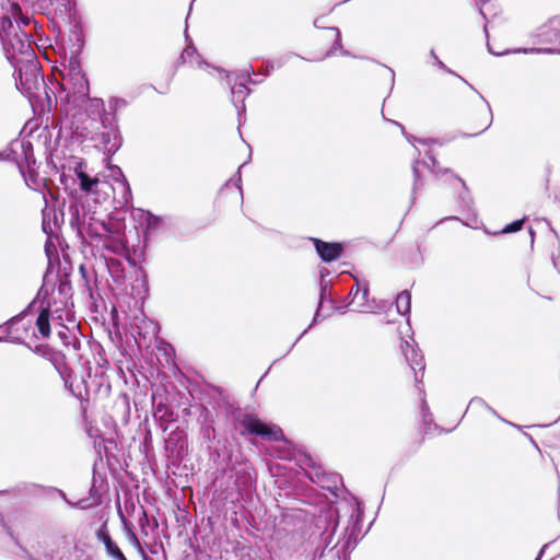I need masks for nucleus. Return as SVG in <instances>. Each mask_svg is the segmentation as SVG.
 Segmentation results:
<instances>
[{
    "mask_svg": "<svg viewBox=\"0 0 560 560\" xmlns=\"http://www.w3.org/2000/svg\"><path fill=\"white\" fill-rule=\"evenodd\" d=\"M240 423L244 428L242 434L256 435L273 442L285 440L284 432L279 425L265 422L256 415L245 413L240 420Z\"/></svg>",
    "mask_w": 560,
    "mask_h": 560,
    "instance_id": "nucleus-1",
    "label": "nucleus"
},
{
    "mask_svg": "<svg viewBox=\"0 0 560 560\" xmlns=\"http://www.w3.org/2000/svg\"><path fill=\"white\" fill-rule=\"evenodd\" d=\"M341 35L337 27H326L317 31L311 40L312 48L323 59L341 47Z\"/></svg>",
    "mask_w": 560,
    "mask_h": 560,
    "instance_id": "nucleus-2",
    "label": "nucleus"
},
{
    "mask_svg": "<svg viewBox=\"0 0 560 560\" xmlns=\"http://www.w3.org/2000/svg\"><path fill=\"white\" fill-rule=\"evenodd\" d=\"M19 26H14L11 16L8 13L0 14V36L4 47L11 46L13 50L24 51V48H30L23 38L20 37Z\"/></svg>",
    "mask_w": 560,
    "mask_h": 560,
    "instance_id": "nucleus-3",
    "label": "nucleus"
},
{
    "mask_svg": "<svg viewBox=\"0 0 560 560\" xmlns=\"http://www.w3.org/2000/svg\"><path fill=\"white\" fill-rule=\"evenodd\" d=\"M62 306L57 305V296L55 292H51L49 295H46L43 299L34 300L27 307V310L21 312L19 315H33L34 313H38V315H55L62 312Z\"/></svg>",
    "mask_w": 560,
    "mask_h": 560,
    "instance_id": "nucleus-4",
    "label": "nucleus"
},
{
    "mask_svg": "<svg viewBox=\"0 0 560 560\" xmlns=\"http://www.w3.org/2000/svg\"><path fill=\"white\" fill-rule=\"evenodd\" d=\"M489 124V109L486 105L479 103L467 117V125L474 135H478L486 130Z\"/></svg>",
    "mask_w": 560,
    "mask_h": 560,
    "instance_id": "nucleus-5",
    "label": "nucleus"
},
{
    "mask_svg": "<svg viewBox=\"0 0 560 560\" xmlns=\"http://www.w3.org/2000/svg\"><path fill=\"white\" fill-rule=\"evenodd\" d=\"M313 242L319 257L327 262L338 259L343 252L342 245L337 242L328 243L319 238H314Z\"/></svg>",
    "mask_w": 560,
    "mask_h": 560,
    "instance_id": "nucleus-6",
    "label": "nucleus"
},
{
    "mask_svg": "<svg viewBox=\"0 0 560 560\" xmlns=\"http://www.w3.org/2000/svg\"><path fill=\"white\" fill-rule=\"evenodd\" d=\"M178 62L182 65H188L190 68L198 67L201 65V59L197 49L192 46H187L180 54Z\"/></svg>",
    "mask_w": 560,
    "mask_h": 560,
    "instance_id": "nucleus-7",
    "label": "nucleus"
},
{
    "mask_svg": "<svg viewBox=\"0 0 560 560\" xmlns=\"http://www.w3.org/2000/svg\"><path fill=\"white\" fill-rule=\"evenodd\" d=\"M398 315H409L411 312V294L409 291L404 290L400 292L395 301Z\"/></svg>",
    "mask_w": 560,
    "mask_h": 560,
    "instance_id": "nucleus-8",
    "label": "nucleus"
},
{
    "mask_svg": "<svg viewBox=\"0 0 560 560\" xmlns=\"http://www.w3.org/2000/svg\"><path fill=\"white\" fill-rule=\"evenodd\" d=\"M75 173L80 180V188L84 192H91L93 186L97 185L100 182L97 177L92 178L83 171H77Z\"/></svg>",
    "mask_w": 560,
    "mask_h": 560,
    "instance_id": "nucleus-9",
    "label": "nucleus"
},
{
    "mask_svg": "<svg viewBox=\"0 0 560 560\" xmlns=\"http://www.w3.org/2000/svg\"><path fill=\"white\" fill-rule=\"evenodd\" d=\"M36 326L43 337H49L50 335V317H36Z\"/></svg>",
    "mask_w": 560,
    "mask_h": 560,
    "instance_id": "nucleus-10",
    "label": "nucleus"
},
{
    "mask_svg": "<svg viewBox=\"0 0 560 560\" xmlns=\"http://www.w3.org/2000/svg\"><path fill=\"white\" fill-rule=\"evenodd\" d=\"M105 550L113 560H127L124 552L120 550L116 542L109 545L107 548H105Z\"/></svg>",
    "mask_w": 560,
    "mask_h": 560,
    "instance_id": "nucleus-11",
    "label": "nucleus"
},
{
    "mask_svg": "<svg viewBox=\"0 0 560 560\" xmlns=\"http://www.w3.org/2000/svg\"><path fill=\"white\" fill-rule=\"evenodd\" d=\"M96 537L100 541H102L105 546V548H107L109 545H112L113 542H115L109 533L107 532V528H106V524H104L96 533Z\"/></svg>",
    "mask_w": 560,
    "mask_h": 560,
    "instance_id": "nucleus-12",
    "label": "nucleus"
},
{
    "mask_svg": "<svg viewBox=\"0 0 560 560\" xmlns=\"http://www.w3.org/2000/svg\"><path fill=\"white\" fill-rule=\"evenodd\" d=\"M96 537L100 541H102L105 546V548H107L109 545H112L113 542H115L109 533L107 532V528H106V524H104L96 533Z\"/></svg>",
    "mask_w": 560,
    "mask_h": 560,
    "instance_id": "nucleus-13",
    "label": "nucleus"
},
{
    "mask_svg": "<svg viewBox=\"0 0 560 560\" xmlns=\"http://www.w3.org/2000/svg\"><path fill=\"white\" fill-rule=\"evenodd\" d=\"M126 529H127V537H128V540L130 541V544L141 553V555H144V551H143V548L140 544V540L138 539L137 535L133 533V530L129 527V526H126Z\"/></svg>",
    "mask_w": 560,
    "mask_h": 560,
    "instance_id": "nucleus-14",
    "label": "nucleus"
},
{
    "mask_svg": "<svg viewBox=\"0 0 560 560\" xmlns=\"http://www.w3.org/2000/svg\"><path fill=\"white\" fill-rule=\"evenodd\" d=\"M524 222L525 219L513 221L512 223L506 224L501 232L504 234L517 232L522 230Z\"/></svg>",
    "mask_w": 560,
    "mask_h": 560,
    "instance_id": "nucleus-15",
    "label": "nucleus"
},
{
    "mask_svg": "<svg viewBox=\"0 0 560 560\" xmlns=\"http://www.w3.org/2000/svg\"><path fill=\"white\" fill-rule=\"evenodd\" d=\"M9 12L11 14L10 16H13L14 19L20 18L23 24H27L28 23V19L22 16L21 7L18 3H15V2L10 3Z\"/></svg>",
    "mask_w": 560,
    "mask_h": 560,
    "instance_id": "nucleus-16",
    "label": "nucleus"
},
{
    "mask_svg": "<svg viewBox=\"0 0 560 560\" xmlns=\"http://www.w3.org/2000/svg\"><path fill=\"white\" fill-rule=\"evenodd\" d=\"M70 74L75 77V78H83V74H82V71H81V68H80V65L78 61H72L70 60Z\"/></svg>",
    "mask_w": 560,
    "mask_h": 560,
    "instance_id": "nucleus-17",
    "label": "nucleus"
},
{
    "mask_svg": "<svg viewBox=\"0 0 560 560\" xmlns=\"http://www.w3.org/2000/svg\"><path fill=\"white\" fill-rule=\"evenodd\" d=\"M139 525L141 528V533L147 536L148 535L147 526L149 525V517L144 510L142 511V515L139 518Z\"/></svg>",
    "mask_w": 560,
    "mask_h": 560,
    "instance_id": "nucleus-18",
    "label": "nucleus"
},
{
    "mask_svg": "<svg viewBox=\"0 0 560 560\" xmlns=\"http://www.w3.org/2000/svg\"><path fill=\"white\" fill-rule=\"evenodd\" d=\"M83 279L85 280L86 285L89 287L88 276H86V268L84 265H81L79 268Z\"/></svg>",
    "mask_w": 560,
    "mask_h": 560,
    "instance_id": "nucleus-19",
    "label": "nucleus"
},
{
    "mask_svg": "<svg viewBox=\"0 0 560 560\" xmlns=\"http://www.w3.org/2000/svg\"><path fill=\"white\" fill-rule=\"evenodd\" d=\"M110 133H113L115 136V131L112 130V131H108L106 135H103V138H104V143L108 142L109 141V136Z\"/></svg>",
    "mask_w": 560,
    "mask_h": 560,
    "instance_id": "nucleus-20",
    "label": "nucleus"
},
{
    "mask_svg": "<svg viewBox=\"0 0 560 560\" xmlns=\"http://www.w3.org/2000/svg\"><path fill=\"white\" fill-rule=\"evenodd\" d=\"M91 312L93 313H100L101 310L98 308V305L96 303H93L92 307H91Z\"/></svg>",
    "mask_w": 560,
    "mask_h": 560,
    "instance_id": "nucleus-21",
    "label": "nucleus"
},
{
    "mask_svg": "<svg viewBox=\"0 0 560 560\" xmlns=\"http://www.w3.org/2000/svg\"><path fill=\"white\" fill-rule=\"evenodd\" d=\"M347 307L349 312H358L354 307H352V303L348 304Z\"/></svg>",
    "mask_w": 560,
    "mask_h": 560,
    "instance_id": "nucleus-22",
    "label": "nucleus"
},
{
    "mask_svg": "<svg viewBox=\"0 0 560 560\" xmlns=\"http://www.w3.org/2000/svg\"><path fill=\"white\" fill-rule=\"evenodd\" d=\"M18 317H11V319H9L5 324L7 325H11L14 323V320L16 319Z\"/></svg>",
    "mask_w": 560,
    "mask_h": 560,
    "instance_id": "nucleus-23",
    "label": "nucleus"
},
{
    "mask_svg": "<svg viewBox=\"0 0 560 560\" xmlns=\"http://www.w3.org/2000/svg\"><path fill=\"white\" fill-rule=\"evenodd\" d=\"M67 320L74 324L75 317L69 316V317H67Z\"/></svg>",
    "mask_w": 560,
    "mask_h": 560,
    "instance_id": "nucleus-24",
    "label": "nucleus"
},
{
    "mask_svg": "<svg viewBox=\"0 0 560 560\" xmlns=\"http://www.w3.org/2000/svg\"><path fill=\"white\" fill-rule=\"evenodd\" d=\"M117 318H118V317H116V316H113V317H112L113 323H114V326H117V322H116V319H117Z\"/></svg>",
    "mask_w": 560,
    "mask_h": 560,
    "instance_id": "nucleus-25",
    "label": "nucleus"
},
{
    "mask_svg": "<svg viewBox=\"0 0 560 560\" xmlns=\"http://www.w3.org/2000/svg\"><path fill=\"white\" fill-rule=\"evenodd\" d=\"M117 311L115 307H113L112 315H116Z\"/></svg>",
    "mask_w": 560,
    "mask_h": 560,
    "instance_id": "nucleus-26",
    "label": "nucleus"
},
{
    "mask_svg": "<svg viewBox=\"0 0 560 560\" xmlns=\"http://www.w3.org/2000/svg\"><path fill=\"white\" fill-rule=\"evenodd\" d=\"M20 80H22V73L20 72ZM21 85H24V82L21 81Z\"/></svg>",
    "mask_w": 560,
    "mask_h": 560,
    "instance_id": "nucleus-27",
    "label": "nucleus"
},
{
    "mask_svg": "<svg viewBox=\"0 0 560 560\" xmlns=\"http://www.w3.org/2000/svg\"><path fill=\"white\" fill-rule=\"evenodd\" d=\"M417 366H419V369H422L421 366V363L420 362H416Z\"/></svg>",
    "mask_w": 560,
    "mask_h": 560,
    "instance_id": "nucleus-28",
    "label": "nucleus"
},
{
    "mask_svg": "<svg viewBox=\"0 0 560 560\" xmlns=\"http://www.w3.org/2000/svg\"><path fill=\"white\" fill-rule=\"evenodd\" d=\"M89 290H90V298L93 299V294L91 292V288L89 287Z\"/></svg>",
    "mask_w": 560,
    "mask_h": 560,
    "instance_id": "nucleus-29",
    "label": "nucleus"
},
{
    "mask_svg": "<svg viewBox=\"0 0 560 560\" xmlns=\"http://www.w3.org/2000/svg\"><path fill=\"white\" fill-rule=\"evenodd\" d=\"M410 366L412 370H416V366L413 365V363H410Z\"/></svg>",
    "mask_w": 560,
    "mask_h": 560,
    "instance_id": "nucleus-30",
    "label": "nucleus"
},
{
    "mask_svg": "<svg viewBox=\"0 0 560 560\" xmlns=\"http://www.w3.org/2000/svg\"><path fill=\"white\" fill-rule=\"evenodd\" d=\"M423 441V438L419 439L418 443L421 444Z\"/></svg>",
    "mask_w": 560,
    "mask_h": 560,
    "instance_id": "nucleus-31",
    "label": "nucleus"
}]
</instances>
